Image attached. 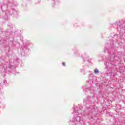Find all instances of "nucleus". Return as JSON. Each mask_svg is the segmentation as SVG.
Wrapping results in <instances>:
<instances>
[{
    "label": "nucleus",
    "instance_id": "nucleus-1",
    "mask_svg": "<svg viewBox=\"0 0 125 125\" xmlns=\"http://www.w3.org/2000/svg\"><path fill=\"white\" fill-rule=\"evenodd\" d=\"M75 120L76 122H80V121H81V118L79 116H77L75 118Z\"/></svg>",
    "mask_w": 125,
    "mask_h": 125
},
{
    "label": "nucleus",
    "instance_id": "nucleus-2",
    "mask_svg": "<svg viewBox=\"0 0 125 125\" xmlns=\"http://www.w3.org/2000/svg\"><path fill=\"white\" fill-rule=\"evenodd\" d=\"M94 72L95 74H98L99 73V71H98V69H95L94 70Z\"/></svg>",
    "mask_w": 125,
    "mask_h": 125
},
{
    "label": "nucleus",
    "instance_id": "nucleus-3",
    "mask_svg": "<svg viewBox=\"0 0 125 125\" xmlns=\"http://www.w3.org/2000/svg\"><path fill=\"white\" fill-rule=\"evenodd\" d=\"M121 27H122V25H121V26L118 25V26H117V29H118V30H119V29H120V30H121V29H122V28H121Z\"/></svg>",
    "mask_w": 125,
    "mask_h": 125
},
{
    "label": "nucleus",
    "instance_id": "nucleus-4",
    "mask_svg": "<svg viewBox=\"0 0 125 125\" xmlns=\"http://www.w3.org/2000/svg\"><path fill=\"white\" fill-rule=\"evenodd\" d=\"M62 65L63 66H66L65 62H62Z\"/></svg>",
    "mask_w": 125,
    "mask_h": 125
},
{
    "label": "nucleus",
    "instance_id": "nucleus-5",
    "mask_svg": "<svg viewBox=\"0 0 125 125\" xmlns=\"http://www.w3.org/2000/svg\"><path fill=\"white\" fill-rule=\"evenodd\" d=\"M74 112H76L77 111V110H76V108H74Z\"/></svg>",
    "mask_w": 125,
    "mask_h": 125
},
{
    "label": "nucleus",
    "instance_id": "nucleus-6",
    "mask_svg": "<svg viewBox=\"0 0 125 125\" xmlns=\"http://www.w3.org/2000/svg\"><path fill=\"white\" fill-rule=\"evenodd\" d=\"M5 82V83H6V81H5V82Z\"/></svg>",
    "mask_w": 125,
    "mask_h": 125
}]
</instances>
